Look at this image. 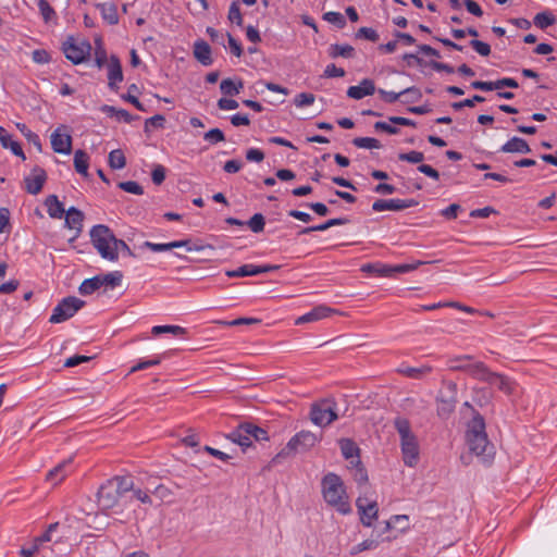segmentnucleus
Listing matches in <instances>:
<instances>
[{
    "instance_id": "nucleus-1",
    "label": "nucleus",
    "mask_w": 557,
    "mask_h": 557,
    "mask_svg": "<svg viewBox=\"0 0 557 557\" xmlns=\"http://www.w3.org/2000/svg\"><path fill=\"white\" fill-rule=\"evenodd\" d=\"M134 482L128 475L115 476L103 483L98 491V505L102 510L121 513L128 498L127 493L133 490Z\"/></svg>"
},
{
    "instance_id": "nucleus-2",
    "label": "nucleus",
    "mask_w": 557,
    "mask_h": 557,
    "mask_svg": "<svg viewBox=\"0 0 557 557\" xmlns=\"http://www.w3.org/2000/svg\"><path fill=\"white\" fill-rule=\"evenodd\" d=\"M467 444L471 453L482 462H490L495 456V447L488 441L485 422L480 414L474 416L468 423L466 433Z\"/></svg>"
},
{
    "instance_id": "nucleus-3",
    "label": "nucleus",
    "mask_w": 557,
    "mask_h": 557,
    "mask_svg": "<svg viewBox=\"0 0 557 557\" xmlns=\"http://www.w3.org/2000/svg\"><path fill=\"white\" fill-rule=\"evenodd\" d=\"M323 499L341 515L351 512L346 487L342 479L335 473H327L321 482Z\"/></svg>"
},
{
    "instance_id": "nucleus-4",
    "label": "nucleus",
    "mask_w": 557,
    "mask_h": 557,
    "mask_svg": "<svg viewBox=\"0 0 557 557\" xmlns=\"http://www.w3.org/2000/svg\"><path fill=\"white\" fill-rule=\"evenodd\" d=\"M395 428L400 437L403 460L406 466L414 467L419 461L420 447L417 436L412 433L408 420L397 418Z\"/></svg>"
},
{
    "instance_id": "nucleus-5",
    "label": "nucleus",
    "mask_w": 557,
    "mask_h": 557,
    "mask_svg": "<svg viewBox=\"0 0 557 557\" xmlns=\"http://www.w3.org/2000/svg\"><path fill=\"white\" fill-rule=\"evenodd\" d=\"M90 239L99 255L109 261H116V237L112 231L103 224H98L90 230Z\"/></svg>"
},
{
    "instance_id": "nucleus-6",
    "label": "nucleus",
    "mask_w": 557,
    "mask_h": 557,
    "mask_svg": "<svg viewBox=\"0 0 557 557\" xmlns=\"http://www.w3.org/2000/svg\"><path fill=\"white\" fill-rule=\"evenodd\" d=\"M470 375L488 383L492 387L507 395L513 394L516 388V384L511 379L499 373L490 372L483 363L471 366Z\"/></svg>"
},
{
    "instance_id": "nucleus-7",
    "label": "nucleus",
    "mask_w": 557,
    "mask_h": 557,
    "mask_svg": "<svg viewBox=\"0 0 557 557\" xmlns=\"http://www.w3.org/2000/svg\"><path fill=\"white\" fill-rule=\"evenodd\" d=\"M227 438L245 449L252 444V440L268 441L269 436L265 430L252 423H244L227 434Z\"/></svg>"
},
{
    "instance_id": "nucleus-8",
    "label": "nucleus",
    "mask_w": 557,
    "mask_h": 557,
    "mask_svg": "<svg viewBox=\"0 0 557 557\" xmlns=\"http://www.w3.org/2000/svg\"><path fill=\"white\" fill-rule=\"evenodd\" d=\"M320 438L311 431L302 430L289 438L286 446L277 454V458L287 457L310 450Z\"/></svg>"
},
{
    "instance_id": "nucleus-9",
    "label": "nucleus",
    "mask_w": 557,
    "mask_h": 557,
    "mask_svg": "<svg viewBox=\"0 0 557 557\" xmlns=\"http://www.w3.org/2000/svg\"><path fill=\"white\" fill-rule=\"evenodd\" d=\"M337 418V406L333 399H322L312 404L310 420L314 425L325 428Z\"/></svg>"
},
{
    "instance_id": "nucleus-10",
    "label": "nucleus",
    "mask_w": 557,
    "mask_h": 557,
    "mask_svg": "<svg viewBox=\"0 0 557 557\" xmlns=\"http://www.w3.org/2000/svg\"><path fill=\"white\" fill-rule=\"evenodd\" d=\"M63 53L73 64L84 63L90 55L91 45L86 39L67 37L62 45Z\"/></svg>"
},
{
    "instance_id": "nucleus-11",
    "label": "nucleus",
    "mask_w": 557,
    "mask_h": 557,
    "mask_svg": "<svg viewBox=\"0 0 557 557\" xmlns=\"http://www.w3.org/2000/svg\"><path fill=\"white\" fill-rule=\"evenodd\" d=\"M356 506L361 523L364 527H372L379 516L376 498L371 493L364 492L357 498Z\"/></svg>"
},
{
    "instance_id": "nucleus-12",
    "label": "nucleus",
    "mask_w": 557,
    "mask_h": 557,
    "mask_svg": "<svg viewBox=\"0 0 557 557\" xmlns=\"http://www.w3.org/2000/svg\"><path fill=\"white\" fill-rule=\"evenodd\" d=\"M84 301L77 297L62 299L53 309L49 319L51 323H61L72 318L82 307Z\"/></svg>"
},
{
    "instance_id": "nucleus-13",
    "label": "nucleus",
    "mask_w": 557,
    "mask_h": 557,
    "mask_svg": "<svg viewBox=\"0 0 557 557\" xmlns=\"http://www.w3.org/2000/svg\"><path fill=\"white\" fill-rule=\"evenodd\" d=\"M50 143L57 153L69 156L72 152V136L65 125H60L52 132Z\"/></svg>"
},
{
    "instance_id": "nucleus-14",
    "label": "nucleus",
    "mask_w": 557,
    "mask_h": 557,
    "mask_svg": "<svg viewBox=\"0 0 557 557\" xmlns=\"http://www.w3.org/2000/svg\"><path fill=\"white\" fill-rule=\"evenodd\" d=\"M416 202L412 199H379L373 202L372 210L375 212L382 211H400L407 208H411Z\"/></svg>"
},
{
    "instance_id": "nucleus-15",
    "label": "nucleus",
    "mask_w": 557,
    "mask_h": 557,
    "mask_svg": "<svg viewBox=\"0 0 557 557\" xmlns=\"http://www.w3.org/2000/svg\"><path fill=\"white\" fill-rule=\"evenodd\" d=\"M108 86L111 90L116 91L119 85L123 82V72L120 59L116 55H111L108 64Z\"/></svg>"
},
{
    "instance_id": "nucleus-16",
    "label": "nucleus",
    "mask_w": 557,
    "mask_h": 557,
    "mask_svg": "<svg viewBox=\"0 0 557 557\" xmlns=\"http://www.w3.org/2000/svg\"><path fill=\"white\" fill-rule=\"evenodd\" d=\"M47 180L46 171L39 166L32 170L30 174L25 177V186L27 193L30 195H37L42 189V186Z\"/></svg>"
},
{
    "instance_id": "nucleus-17",
    "label": "nucleus",
    "mask_w": 557,
    "mask_h": 557,
    "mask_svg": "<svg viewBox=\"0 0 557 557\" xmlns=\"http://www.w3.org/2000/svg\"><path fill=\"white\" fill-rule=\"evenodd\" d=\"M333 312H335L334 309L331 307H327L325 305H320L314 307L309 312L298 317L295 321L297 325L304 324V323H311V322H318L320 320H323L325 318H329Z\"/></svg>"
},
{
    "instance_id": "nucleus-18",
    "label": "nucleus",
    "mask_w": 557,
    "mask_h": 557,
    "mask_svg": "<svg viewBox=\"0 0 557 557\" xmlns=\"http://www.w3.org/2000/svg\"><path fill=\"white\" fill-rule=\"evenodd\" d=\"M96 8L99 10L102 20L109 25L119 23V12L114 0H99Z\"/></svg>"
},
{
    "instance_id": "nucleus-19",
    "label": "nucleus",
    "mask_w": 557,
    "mask_h": 557,
    "mask_svg": "<svg viewBox=\"0 0 557 557\" xmlns=\"http://www.w3.org/2000/svg\"><path fill=\"white\" fill-rule=\"evenodd\" d=\"M72 462V458H67L57 465L47 473V481L52 485L61 483L73 471Z\"/></svg>"
},
{
    "instance_id": "nucleus-20",
    "label": "nucleus",
    "mask_w": 557,
    "mask_h": 557,
    "mask_svg": "<svg viewBox=\"0 0 557 557\" xmlns=\"http://www.w3.org/2000/svg\"><path fill=\"white\" fill-rule=\"evenodd\" d=\"M374 82L370 78H363L359 85L350 86L347 89V96L355 100H360L375 92Z\"/></svg>"
},
{
    "instance_id": "nucleus-21",
    "label": "nucleus",
    "mask_w": 557,
    "mask_h": 557,
    "mask_svg": "<svg viewBox=\"0 0 557 557\" xmlns=\"http://www.w3.org/2000/svg\"><path fill=\"white\" fill-rule=\"evenodd\" d=\"M65 213L64 225L74 231L75 237H77L83 230L84 213L75 207H71Z\"/></svg>"
},
{
    "instance_id": "nucleus-22",
    "label": "nucleus",
    "mask_w": 557,
    "mask_h": 557,
    "mask_svg": "<svg viewBox=\"0 0 557 557\" xmlns=\"http://www.w3.org/2000/svg\"><path fill=\"white\" fill-rule=\"evenodd\" d=\"M500 151L506 153H529L531 148L527 140L515 136L502 146Z\"/></svg>"
},
{
    "instance_id": "nucleus-23",
    "label": "nucleus",
    "mask_w": 557,
    "mask_h": 557,
    "mask_svg": "<svg viewBox=\"0 0 557 557\" xmlns=\"http://www.w3.org/2000/svg\"><path fill=\"white\" fill-rule=\"evenodd\" d=\"M194 55L202 65L209 66L213 60L211 57V48L205 40H197L194 44Z\"/></svg>"
},
{
    "instance_id": "nucleus-24",
    "label": "nucleus",
    "mask_w": 557,
    "mask_h": 557,
    "mask_svg": "<svg viewBox=\"0 0 557 557\" xmlns=\"http://www.w3.org/2000/svg\"><path fill=\"white\" fill-rule=\"evenodd\" d=\"M327 54L332 59L345 58L350 59L355 55V49L348 44H332L327 48Z\"/></svg>"
},
{
    "instance_id": "nucleus-25",
    "label": "nucleus",
    "mask_w": 557,
    "mask_h": 557,
    "mask_svg": "<svg viewBox=\"0 0 557 557\" xmlns=\"http://www.w3.org/2000/svg\"><path fill=\"white\" fill-rule=\"evenodd\" d=\"M100 111L109 117H114L119 122L131 123L134 120L133 115L128 111L117 109L113 106L103 104L100 108Z\"/></svg>"
},
{
    "instance_id": "nucleus-26",
    "label": "nucleus",
    "mask_w": 557,
    "mask_h": 557,
    "mask_svg": "<svg viewBox=\"0 0 557 557\" xmlns=\"http://www.w3.org/2000/svg\"><path fill=\"white\" fill-rule=\"evenodd\" d=\"M45 206L47 208V212L50 218L52 219H62L65 209L62 205V202L59 201L58 197L55 195H50L47 197L45 201Z\"/></svg>"
},
{
    "instance_id": "nucleus-27",
    "label": "nucleus",
    "mask_w": 557,
    "mask_h": 557,
    "mask_svg": "<svg viewBox=\"0 0 557 557\" xmlns=\"http://www.w3.org/2000/svg\"><path fill=\"white\" fill-rule=\"evenodd\" d=\"M74 168L82 176H88L89 156L82 149L74 152Z\"/></svg>"
},
{
    "instance_id": "nucleus-28",
    "label": "nucleus",
    "mask_w": 557,
    "mask_h": 557,
    "mask_svg": "<svg viewBox=\"0 0 557 557\" xmlns=\"http://www.w3.org/2000/svg\"><path fill=\"white\" fill-rule=\"evenodd\" d=\"M244 88V84L240 79L225 78L220 84V90L225 96H236Z\"/></svg>"
},
{
    "instance_id": "nucleus-29",
    "label": "nucleus",
    "mask_w": 557,
    "mask_h": 557,
    "mask_svg": "<svg viewBox=\"0 0 557 557\" xmlns=\"http://www.w3.org/2000/svg\"><path fill=\"white\" fill-rule=\"evenodd\" d=\"M379 95L381 96V98L385 101V102H388V103H393V102H396L401 96L404 95H414L417 96L419 92L416 88L411 87V88H406L399 92H395V91H387V90H384V89H379L377 90Z\"/></svg>"
},
{
    "instance_id": "nucleus-30",
    "label": "nucleus",
    "mask_w": 557,
    "mask_h": 557,
    "mask_svg": "<svg viewBox=\"0 0 557 557\" xmlns=\"http://www.w3.org/2000/svg\"><path fill=\"white\" fill-rule=\"evenodd\" d=\"M225 275L228 277L256 276L258 275L257 265L252 263H247L239 267L236 270L225 271Z\"/></svg>"
},
{
    "instance_id": "nucleus-31",
    "label": "nucleus",
    "mask_w": 557,
    "mask_h": 557,
    "mask_svg": "<svg viewBox=\"0 0 557 557\" xmlns=\"http://www.w3.org/2000/svg\"><path fill=\"white\" fill-rule=\"evenodd\" d=\"M38 9L45 23H57V13L47 0H39Z\"/></svg>"
},
{
    "instance_id": "nucleus-32",
    "label": "nucleus",
    "mask_w": 557,
    "mask_h": 557,
    "mask_svg": "<svg viewBox=\"0 0 557 557\" xmlns=\"http://www.w3.org/2000/svg\"><path fill=\"white\" fill-rule=\"evenodd\" d=\"M16 128L21 132V134L27 139L29 144H32L38 151H41V141L39 136L30 131L26 124L16 123Z\"/></svg>"
},
{
    "instance_id": "nucleus-33",
    "label": "nucleus",
    "mask_w": 557,
    "mask_h": 557,
    "mask_svg": "<svg viewBox=\"0 0 557 557\" xmlns=\"http://www.w3.org/2000/svg\"><path fill=\"white\" fill-rule=\"evenodd\" d=\"M139 89L136 84H132L127 88V92L121 96L122 100L132 103L137 110L145 111L143 103L138 100L137 94Z\"/></svg>"
},
{
    "instance_id": "nucleus-34",
    "label": "nucleus",
    "mask_w": 557,
    "mask_h": 557,
    "mask_svg": "<svg viewBox=\"0 0 557 557\" xmlns=\"http://www.w3.org/2000/svg\"><path fill=\"white\" fill-rule=\"evenodd\" d=\"M361 270L363 272L374 273L381 277H391L389 264L380 263V262L368 263V264L362 265Z\"/></svg>"
},
{
    "instance_id": "nucleus-35",
    "label": "nucleus",
    "mask_w": 557,
    "mask_h": 557,
    "mask_svg": "<svg viewBox=\"0 0 557 557\" xmlns=\"http://www.w3.org/2000/svg\"><path fill=\"white\" fill-rule=\"evenodd\" d=\"M100 287H102V283L99 278V275H96L91 278L84 280L78 290L82 295H90L98 290Z\"/></svg>"
},
{
    "instance_id": "nucleus-36",
    "label": "nucleus",
    "mask_w": 557,
    "mask_h": 557,
    "mask_svg": "<svg viewBox=\"0 0 557 557\" xmlns=\"http://www.w3.org/2000/svg\"><path fill=\"white\" fill-rule=\"evenodd\" d=\"M556 22V17L549 11H543L534 16L533 23L536 27L545 29Z\"/></svg>"
},
{
    "instance_id": "nucleus-37",
    "label": "nucleus",
    "mask_w": 557,
    "mask_h": 557,
    "mask_svg": "<svg viewBox=\"0 0 557 557\" xmlns=\"http://www.w3.org/2000/svg\"><path fill=\"white\" fill-rule=\"evenodd\" d=\"M162 359H163L162 355H156V356H153L151 358H148V359H140V360H138V362L136 364H134L129 369V373H135L137 371L145 370L147 368L158 366V364L161 363Z\"/></svg>"
},
{
    "instance_id": "nucleus-38",
    "label": "nucleus",
    "mask_w": 557,
    "mask_h": 557,
    "mask_svg": "<svg viewBox=\"0 0 557 557\" xmlns=\"http://www.w3.org/2000/svg\"><path fill=\"white\" fill-rule=\"evenodd\" d=\"M153 335H160L163 333L172 334L174 336H181L186 333V329L180 325H154L151 329Z\"/></svg>"
},
{
    "instance_id": "nucleus-39",
    "label": "nucleus",
    "mask_w": 557,
    "mask_h": 557,
    "mask_svg": "<svg viewBox=\"0 0 557 557\" xmlns=\"http://www.w3.org/2000/svg\"><path fill=\"white\" fill-rule=\"evenodd\" d=\"M108 162L113 170H121L126 164V159L122 150L115 149L109 153Z\"/></svg>"
},
{
    "instance_id": "nucleus-40",
    "label": "nucleus",
    "mask_w": 557,
    "mask_h": 557,
    "mask_svg": "<svg viewBox=\"0 0 557 557\" xmlns=\"http://www.w3.org/2000/svg\"><path fill=\"white\" fill-rule=\"evenodd\" d=\"M342 455L346 459H352L358 457V447L357 445L349 438H344L339 442Z\"/></svg>"
},
{
    "instance_id": "nucleus-41",
    "label": "nucleus",
    "mask_w": 557,
    "mask_h": 557,
    "mask_svg": "<svg viewBox=\"0 0 557 557\" xmlns=\"http://www.w3.org/2000/svg\"><path fill=\"white\" fill-rule=\"evenodd\" d=\"M102 286L114 288L122 282V274L119 271L110 272L104 275H99Z\"/></svg>"
},
{
    "instance_id": "nucleus-42",
    "label": "nucleus",
    "mask_w": 557,
    "mask_h": 557,
    "mask_svg": "<svg viewBox=\"0 0 557 557\" xmlns=\"http://www.w3.org/2000/svg\"><path fill=\"white\" fill-rule=\"evenodd\" d=\"M352 144L357 148L362 149H379L381 147L380 141L373 137H357L354 139Z\"/></svg>"
},
{
    "instance_id": "nucleus-43",
    "label": "nucleus",
    "mask_w": 557,
    "mask_h": 557,
    "mask_svg": "<svg viewBox=\"0 0 557 557\" xmlns=\"http://www.w3.org/2000/svg\"><path fill=\"white\" fill-rule=\"evenodd\" d=\"M227 18L231 23L236 24L237 26H242L243 24V16L240 13V7L237 1H233L228 9Z\"/></svg>"
},
{
    "instance_id": "nucleus-44",
    "label": "nucleus",
    "mask_w": 557,
    "mask_h": 557,
    "mask_svg": "<svg viewBox=\"0 0 557 557\" xmlns=\"http://www.w3.org/2000/svg\"><path fill=\"white\" fill-rule=\"evenodd\" d=\"M380 542L377 540H374V539H368V540H364L362 541L361 543L355 545L351 550H350V554L351 555H358L364 550H369V549H374L379 546Z\"/></svg>"
},
{
    "instance_id": "nucleus-45",
    "label": "nucleus",
    "mask_w": 557,
    "mask_h": 557,
    "mask_svg": "<svg viewBox=\"0 0 557 557\" xmlns=\"http://www.w3.org/2000/svg\"><path fill=\"white\" fill-rule=\"evenodd\" d=\"M247 225L253 233H260L264 230V216L261 213H255L247 222Z\"/></svg>"
},
{
    "instance_id": "nucleus-46",
    "label": "nucleus",
    "mask_w": 557,
    "mask_h": 557,
    "mask_svg": "<svg viewBox=\"0 0 557 557\" xmlns=\"http://www.w3.org/2000/svg\"><path fill=\"white\" fill-rule=\"evenodd\" d=\"M323 20L336 25L338 28H343L346 25L344 15L339 12L330 11L323 14Z\"/></svg>"
},
{
    "instance_id": "nucleus-47",
    "label": "nucleus",
    "mask_w": 557,
    "mask_h": 557,
    "mask_svg": "<svg viewBox=\"0 0 557 557\" xmlns=\"http://www.w3.org/2000/svg\"><path fill=\"white\" fill-rule=\"evenodd\" d=\"M314 100H315V97L313 94L300 92L295 97L294 103L297 108H304V107H309V106L313 104Z\"/></svg>"
},
{
    "instance_id": "nucleus-48",
    "label": "nucleus",
    "mask_w": 557,
    "mask_h": 557,
    "mask_svg": "<svg viewBox=\"0 0 557 557\" xmlns=\"http://www.w3.org/2000/svg\"><path fill=\"white\" fill-rule=\"evenodd\" d=\"M119 188L133 195L144 194V188L135 181L121 182L119 183Z\"/></svg>"
},
{
    "instance_id": "nucleus-49",
    "label": "nucleus",
    "mask_w": 557,
    "mask_h": 557,
    "mask_svg": "<svg viewBox=\"0 0 557 557\" xmlns=\"http://www.w3.org/2000/svg\"><path fill=\"white\" fill-rule=\"evenodd\" d=\"M398 158L401 161L416 164L421 163L424 160V154L421 151L412 150L409 152L400 153Z\"/></svg>"
},
{
    "instance_id": "nucleus-50",
    "label": "nucleus",
    "mask_w": 557,
    "mask_h": 557,
    "mask_svg": "<svg viewBox=\"0 0 557 557\" xmlns=\"http://www.w3.org/2000/svg\"><path fill=\"white\" fill-rule=\"evenodd\" d=\"M203 139L210 144H218L224 141V133L220 128H211L203 135Z\"/></svg>"
},
{
    "instance_id": "nucleus-51",
    "label": "nucleus",
    "mask_w": 557,
    "mask_h": 557,
    "mask_svg": "<svg viewBox=\"0 0 557 557\" xmlns=\"http://www.w3.org/2000/svg\"><path fill=\"white\" fill-rule=\"evenodd\" d=\"M356 37L357 38H364V39L373 41V42L379 40L377 32L375 29L371 28V27H361V28H359L357 34H356Z\"/></svg>"
},
{
    "instance_id": "nucleus-52",
    "label": "nucleus",
    "mask_w": 557,
    "mask_h": 557,
    "mask_svg": "<svg viewBox=\"0 0 557 557\" xmlns=\"http://www.w3.org/2000/svg\"><path fill=\"white\" fill-rule=\"evenodd\" d=\"M344 75L345 70L342 67H337L334 63L327 64L323 73V76L326 78L343 77Z\"/></svg>"
},
{
    "instance_id": "nucleus-53",
    "label": "nucleus",
    "mask_w": 557,
    "mask_h": 557,
    "mask_svg": "<svg viewBox=\"0 0 557 557\" xmlns=\"http://www.w3.org/2000/svg\"><path fill=\"white\" fill-rule=\"evenodd\" d=\"M143 248H147L153 252H163L171 250L170 243H152V242H144L141 245Z\"/></svg>"
},
{
    "instance_id": "nucleus-54",
    "label": "nucleus",
    "mask_w": 557,
    "mask_h": 557,
    "mask_svg": "<svg viewBox=\"0 0 557 557\" xmlns=\"http://www.w3.org/2000/svg\"><path fill=\"white\" fill-rule=\"evenodd\" d=\"M470 45L482 57H487L491 53L490 45L484 41L472 39Z\"/></svg>"
},
{
    "instance_id": "nucleus-55",
    "label": "nucleus",
    "mask_w": 557,
    "mask_h": 557,
    "mask_svg": "<svg viewBox=\"0 0 557 557\" xmlns=\"http://www.w3.org/2000/svg\"><path fill=\"white\" fill-rule=\"evenodd\" d=\"M485 99L482 96L475 95L471 99H465L459 102H454L453 108L455 110H461L465 107H473L475 102H483Z\"/></svg>"
},
{
    "instance_id": "nucleus-56",
    "label": "nucleus",
    "mask_w": 557,
    "mask_h": 557,
    "mask_svg": "<svg viewBox=\"0 0 557 557\" xmlns=\"http://www.w3.org/2000/svg\"><path fill=\"white\" fill-rule=\"evenodd\" d=\"M151 180L156 185H160L165 180V169L161 164H157L151 172Z\"/></svg>"
},
{
    "instance_id": "nucleus-57",
    "label": "nucleus",
    "mask_w": 557,
    "mask_h": 557,
    "mask_svg": "<svg viewBox=\"0 0 557 557\" xmlns=\"http://www.w3.org/2000/svg\"><path fill=\"white\" fill-rule=\"evenodd\" d=\"M417 269V264L411 263H403V264H389L391 270V276L395 275L396 273H408Z\"/></svg>"
},
{
    "instance_id": "nucleus-58",
    "label": "nucleus",
    "mask_w": 557,
    "mask_h": 557,
    "mask_svg": "<svg viewBox=\"0 0 557 557\" xmlns=\"http://www.w3.org/2000/svg\"><path fill=\"white\" fill-rule=\"evenodd\" d=\"M32 59L37 64H46L50 61V55L46 50L37 49L33 51Z\"/></svg>"
},
{
    "instance_id": "nucleus-59",
    "label": "nucleus",
    "mask_w": 557,
    "mask_h": 557,
    "mask_svg": "<svg viewBox=\"0 0 557 557\" xmlns=\"http://www.w3.org/2000/svg\"><path fill=\"white\" fill-rule=\"evenodd\" d=\"M392 521H394V524H401L400 531L403 533L407 532L409 530V516L407 515H394L392 516Z\"/></svg>"
},
{
    "instance_id": "nucleus-60",
    "label": "nucleus",
    "mask_w": 557,
    "mask_h": 557,
    "mask_svg": "<svg viewBox=\"0 0 557 557\" xmlns=\"http://www.w3.org/2000/svg\"><path fill=\"white\" fill-rule=\"evenodd\" d=\"M238 106H239L238 102L234 99L221 98L218 101L219 109L224 110V111L235 110L238 108Z\"/></svg>"
},
{
    "instance_id": "nucleus-61",
    "label": "nucleus",
    "mask_w": 557,
    "mask_h": 557,
    "mask_svg": "<svg viewBox=\"0 0 557 557\" xmlns=\"http://www.w3.org/2000/svg\"><path fill=\"white\" fill-rule=\"evenodd\" d=\"M90 358L87 357V356H83V355H74V356H71L69 357L65 362H64V367L66 368H73V367H76L83 362H86L88 361Z\"/></svg>"
},
{
    "instance_id": "nucleus-62",
    "label": "nucleus",
    "mask_w": 557,
    "mask_h": 557,
    "mask_svg": "<svg viewBox=\"0 0 557 557\" xmlns=\"http://www.w3.org/2000/svg\"><path fill=\"white\" fill-rule=\"evenodd\" d=\"M246 159L250 162H261L264 159V153L260 149L250 148L246 152Z\"/></svg>"
},
{
    "instance_id": "nucleus-63",
    "label": "nucleus",
    "mask_w": 557,
    "mask_h": 557,
    "mask_svg": "<svg viewBox=\"0 0 557 557\" xmlns=\"http://www.w3.org/2000/svg\"><path fill=\"white\" fill-rule=\"evenodd\" d=\"M418 171L429 176L432 180L437 181L440 178V173L434 168L429 164H420L418 166Z\"/></svg>"
},
{
    "instance_id": "nucleus-64",
    "label": "nucleus",
    "mask_w": 557,
    "mask_h": 557,
    "mask_svg": "<svg viewBox=\"0 0 557 557\" xmlns=\"http://www.w3.org/2000/svg\"><path fill=\"white\" fill-rule=\"evenodd\" d=\"M38 550H39V544L34 541L28 547H23L20 550V555H21V557H34V555Z\"/></svg>"
}]
</instances>
